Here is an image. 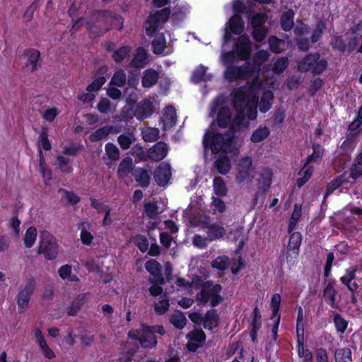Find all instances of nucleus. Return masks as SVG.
<instances>
[{"label": "nucleus", "mask_w": 362, "mask_h": 362, "mask_svg": "<svg viewBox=\"0 0 362 362\" xmlns=\"http://www.w3.org/2000/svg\"><path fill=\"white\" fill-rule=\"evenodd\" d=\"M334 322L337 332L344 333L346 329L348 322L338 313L334 315Z\"/></svg>", "instance_id": "nucleus-53"}, {"label": "nucleus", "mask_w": 362, "mask_h": 362, "mask_svg": "<svg viewBox=\"0 0 362 362\" xmlns=\"http://www.w3.org/2000/svg\"><path fill=\"white\" fill-rule=\"evenodd\" d=\"M251 52V42L247 35H242L238 39L235 49L229 52L223 53L221 59L226 69L224 72V76L230 82L237 79H248L251 77L257 78L261 66L266 62L270 56V54L264 49L257 51L252 57L253 64L246 62L241 66H233L235 58L240 60L247 59Z\"/></svg>", "instance_id": "nucleus-1"}, {"label": "nucleus", "mask_w": 362, "mask_h": 362, "mask_svg": "<svg viewBox=\"0 0 362 362\" xmlns=\"http://www.w3.org/2000/svg\"><path fill=\"white\" fill-rule=\"evenodd\" d=\"M214 166L218 173L226 175L231 168V163L227 156H219L214 162Z\"/></svg>", "instance_id": "nucleus-25"}, {"label": "nucleus", "mask_w": 362, "mask_h": 362, "mask_svg": "<svg viewBox=\"0 0 362 362\" xmlns=\"http://www.w3.org/2000/svg\"><path fill=\"white\" fill-rule=\"evenodd\" d=\"M281 303V296L279 293H275L272 296L271 300V307L272 308L273 316H278V311L279 310Z\"/></svg>", "instance_id": "nucleus-63"}, {"label": "nucleus", "mask_w": 362, "mask_h": 362, "mask_svg": "<svg viewBox=\"0 0 362 362\" xmlns=\"http://www.w3.org/2000/svg\"><path fill=\"white\" fill-rule=\"evenodd\" d=\"M129 51L130 49L129 47L123 46L115 50L112 57L116 62H119L125 58Z\"/></svg>", "instance_id": "nucleus-57"}, {"label": "nucleus", "mask_w": 362, "mask_h": 362, "mask_svg": "<svg viewBox=\"0 0 362 362\" xmlns=\"http://www.w3.org/2000/svg\"><path fill=\"white\" fill-rule=\"evenodd\" d=\"M219 324V316L214 309L209 310L204 315L203 325L205 329L211 330L218 327Z\"/></svg>", "instance_id": "nucleus-20"}, {"label": "nucleus", "mask_w": 362, "mask_h": 362, "mask_svg": "<svg viewBox=\"0 0 362 362\" xmlns=\"http://www.w3.org/2000/svg\"><path fill=\"white\" fill-rule=\"evenodd\" d=\"M206 289V293L209 296L211 306L215 307L218 305L222 300V297L219 295L222 287L220 284L214 285L213 282L208 281L203 285Z\"/></svg>", "instance_id": "nucleus-14"}, {"label": "nucleus", "mask_w": 362, "mask_h": 362, "mask_svg": "<svg viewBox=\"0 0 362 362\" xmlns=\"http://www.w3.org/2000/svg\"><path fill=\"white\" fill-rule=\"evenodd\" d=\"M87 226H88V223L86 222L82 223L79 226L81 240L84 245H90L93 241V236L88 231Z\"/></svg>", "instance_id": "nucleus-45"}, {"label": "nucleus", "mask_w": 362, "mask_h": 362, "mask_svg": "<svg viewBox=\"0 0 362 362\" xmlns=\"http://www.w3.org/2000/svg\"><path fill=\"white\" fill-rule=\"evenodd\" d=\"M274 95L270 90L265 91L261 98L259 104V110L262 112H267L272 107Z\"/></svg>", "instance_id": "nucleus-34"}, {"label": "nucleus", "mask_w": 362, "mask_h": 362, "mask_svg": "<svg viewBox=\"0 0 362 362\" xmlns=\"http://www.w3.org/2000/svg\"><path fill=\"white\" fill-rule=\"evenodd\" d=\"M170 322L177 329H181L186 325L187 319L182 312L177 310L170 315Z\"/></svg>", "instance_id": "nucleus-33"}, {"label": "nucleus", "mask_w": 362, "mask_h": 362, "mask_svg": "<svg viewBox=\"0 0 362 362\" xmlns=\"http://www.w3.org/2000/svg\"><path fill=\"white\" fill-rule=\"evenodd\" d=\"M106 79L104 76H100L97 78L95 80H94L93 82H92L90 84H89L86 90L88 92H94L98 91L102 86L105 83Z\"/></svg>", "instance_id": "nucleus-60"}, {"label": "nucleus", "mask_w": 362, "mask_h": 362, "mask_svg": "<svg viewBox=\"0 0 362 362\" xmlns=\"http://www.w3.org/2000/svg\"><path fill=\"white\" fill-rule=\"evenodd\" d=\"M37 254L43 255L47 259H54L58 255V244L54 237L48 231L42 230L40 235Z\"/></svg>", "instance_id": "nucleus-6"}, {"label": "nucleus", "mask_w": 362, "mask_h": 362, "mask_svg": "<svg viewBox=\"0 0 362 362\" xmlns=\"http://www.w3.org/2000/svg\"><path fill=\"white\" fill-rule=\"evenodd\" d=\"M310 28L301 21H297L293 32L298 36H303L309 33Z\"/></svg>", "instance_id": "nucleus-64"}, {"label": "nucleus", "mask_w": 362, "mask_h": 362, "mask_svg": "<svg viewBox=\"0 0 362 362\" xmlns=\"http://www.w3.org/2000/svg\"><path fill=\"white\" fill-rule=\"evenodd\" d=\"M327 62L320 59L318 52L306 55L299 63L298 69L302 72L311 71L314 75L320 74L327 68Z\"/></svg>", "instance_id": "nucleus-7"}, {"label": "nucleus", "mask_w": 362, "mask_h": 362, "mask_svg": "<svg viewBox=\"0 0 362 362\" xmlns=\"http://www.w3.org/2000/svg\"><path fill=\"white\" fill-rule=\"evenodd\" d=\"M165 127H172L176 123V112L173 107H167L163 117Z\"/></svg>", "instance_id": "nucleus-35"}, {"label": "nucleus", "mask_w": 362, "mask_h": 362, "mask_svg": "<svg viewBox=\"0 0 362 362\" xmlns=\"http://www.w3.org/2000/svg\"><path fill=\"white\" fill-rule=\"evenodd\" d=\"M168 147L164 142L160 141L149 148L148 156L151 160L160 161L163 160L167 155Z\"/></svg>", "instance_id": "nucleus-16"}, {"label": "nucleus", "mask_w": 362, "mask_h": 362, "mask_svg": "<svg viewBox=\"0 0 362 362\" xmlns=\"http://www.w3.org/2000/svg\"><path fill=\"white\" fill-rule=\"evenodd\" d=\"M230 234L233 236V238L238 242V247L240 250L244 246V240H243V227H237L235 229L232 230L230 232Z\"/></svg>", "instance_id": "nucleus-56"}, {"label": "nucleus", "mask_w": 362, "mask_h": 362, "mask_svg": "<svg viewBox=\"0 0 362 362\" xmlns=\"http://www.w3.org/2000/svg\"><path fill=\"white\" fill-rule=\"evenodd\" d=\"M334 358L336 362H352L351 349L349 348L336 349Z\"/></svg>", "instance_id": "nucleus-40"}, {"label": "nucleus", "mask_w": 362, "mask_h": 362, "mask_svg": "<svg viewBox=\"0 0 362 362\" xmlns=\"http://www.w3.org/2000/svg\"><path fill=\"white\" fill-rule=\"evenodd\" d=\"M38 145L40 148H42L45 151L51 149V144L48 139V129L43 127L40 133L38 139Z\"/></svg>", "instance_id": "nucleus-44"}, {"label": "nucleus", "mask_w": 362, "mask_h": 362, "mask_svg": "<svg viewBox=\"0 0 362 362\" xmlns=\"http://www.w3.org/2000/svg\"><path fill=\"white\" fill-rule=\"evenodd\" d=\"M135 180L141 187H147L150 183V175L147 170L143 168L136 169L134 173Z\"/></svg>", "instance_id": "nucleus-36"}, {"label": "nucleus", "mask_w": 362, "mask_h": 362, "mask_svg": "<svg viewBox=\"0 0 362 362\" xmlns=\"http://www.w3.org/2000/svg\"><path fill=\"white\" fill-rule=\"evenodd\" d=\"M147 64V54L146 50L139 47L136 49V55L132 59L131 64L135 67H144Z\"/></svg>", "instance_id": "nucleus-31"}, {"label": "nucleus", "mask_w": 362, "mask_h": 362, "mask_svg": "<svg viewBox=\"0 0 362 362\" xmlns=\"http://www.w3.org/2000/svg\"><path fill=\"white\" fill-rule=\"evenodd\" d=\"M203 144L204 147H209L214 153H218L221 151L230 153L235 148V143L232 136L229 134L223 136L221 134H214L209 131L204 136Z\"/></svg>", "instance_id": "nucleus-3"}, {"label": "nucleus", "mask_w": 362, "mask_h": 362, "mask_svg": "<svg viewBox=\"0 0 362 362\" xmlns=\"http://www.w3.org/2000/svg\"><path fill=\"white\" fill-rule=\"evenodd\" d=\"M145 213L150 218H154L158 214V206L156 203L148 202L144 205Z\"/></svg>", "instance_id": "nucleus-59"}, {"label": "nucleus", "mask_w": 362, "mask_h": 362, "mask_svg": "<svg viewBox=\"0 0 362 362\" xmlns=\"http://www.w3.org/2000/svg\"><path fill=\"white\" fill-rule=\"evenodd\" d=\"M217 115V123L220 127H228L231 123L232 113L226 105V98L223 95H219L211 103L209 117H214Z\"/></svg>", "instance_id": "nucleus-5"}, {"label": "nucleus", "mask_w": 362, "mask_h": 362, "mask_svg": "<svg viewBox=\"0 0 362 362\" xmlns=\"http://www.w3.org/2000/svg\"><path fill=\"white\" fill-rule=\"evenodd\" d=\"M132 240L141 252H145L148 250V241L144 235H137L133 238Z\"/></svg>", "instance_id": "nucleus-50"}, {"label": "nucleus", "mask_w": 362, "mask_h": 362, "mask_svg": "<svg viewBox=\"0 0 362 362\" xmlns=\"http://www.w3.org/2000/svg\"><path fill=\"white\" fill-rule=\"evenodd\" d=\"M171 177V168L168 163L163 162L159 164L154 172V179L160 186L168 184Z\"/></svg>", "instance_id": "nucleus-13"}, {"label": "nucleus", "mask_w": 362, "mask_h": 362, "mask_svg": "<svg viewBox=\"0 0 362 362\" xmlns=\"http://www.w3.org/2000/svg\"><path fill=\"white\" fill-rule=\"evenodd\" d=\"M136 140L135 135L133 132H126L119 135L117 138V142L119 144L120 147L127 150L130 148L131 145Z\"/></svg>", "instance_id": "nucleus-32"}, {"label": "nucleus", "mask_w": 362, "mask_h": 362, "mask_svg": "<svg viewBox=\"0 0 362 362\" xmlns=\"http://www.w3.org/2000/svg\"><path fill=\"white\" fill-rule=\"evenodd\" d=\"M252 166V158L245 156L242 158L238 165V174L235 180L238 183H242L250 177Z\"/></svg>", "instance_id": "nucleus-12"}, {"label": "nucleus", "mask_w": 362, "mask_h": 362, "mask_svg": "<svg viewBox=\"0 0 362 362\" xmlns=\"http://www.w3.org/2000/svg\"><path fill=\"white\" fill-rule=\"evenodd\" d=\"M146 269L155 278V282L164 284L165 281L160 274L161 265L156 259H151L145 263Z\"/></svg>", "instance_id": "nucleus-18"}, {"label": "nucleus", "mask_w": 362, "mask_h": 362, "mask_svg": "<svg viewBox=\"0 0 362 362\" xmlns=\"http://www.w3.org/2000/svg\"><path fill=\"white\" fill-rule=\"evenodd\" d=\"M163 335L164 327L161 325L143 326V334L141 338V345L144 348H153L157 344V339L155 334Z\"/></svg>", "instance_id": "nucleus-9"}, {"label": "nucleus", "mask_w": 362, "mask_h": 362, "mask_svg": "<svg viewBox=\"0 0 362 362\" xmlns=\"http://www.w3.org/2000/svg\"><path fill=\"white\" fill-rule=\"evenodd\" d=\"M214 193L219 197H224L227 194V187L223 179L219 176L215 177L213 182Z\"/></svg>", "instance_id": "nucleus-38"}, {"label": "nucleus", "mask_w": 362, "mask_h": 362, "mask_svg": "<svg viewBox=\"0 0 362 362\" xmlns=\"http://www.w3.org/2000/svg\"><path fill=\"white\" fill-rule=\"evenodd\" d=\"M153 111L152 102L150 100L145 99L137 104L134 115L138 119L143 120L150 117Z\"/></svg>", "instance_id": "nucleus-15"}, {"label": "nucleus", "mask_w": 362, "mask_h": 362, "mask_svg": "<svg viewBox=\"0 0 362 362\" xmlns=\"http://www.w3.org/2000/svg\"><path fill=\"white\" fill-rule=\"evenodd\" d=\"M160 131L158 128L146 127L141 131L143 139L146 142H153L159 137Z\"/></svg>", "instance_id": "nucleus-39"}, {"label": "nucleus", "mask_w": 362, "mask_h": 362, "mask_svg": "<svg viewBox=\"0 0 362 362\" xmlns=\"http://www.w3.org/2000/svg\"><path fill=\"white\" fill-rule=\"evenodd\" d=\"M301 240L302 236L300 233L296 232L291 235L287 247L289 255H294L295 257L298 255Z\"/></svg>", "instance_id": "nucleus-23"}, {"label": "nucleus", "mask_w": 362, "mask_h": 362, "mask_svg": "<svg viewBox=\"0 0 362 362\" xmlns=\"http://www.w3.org/2000/svg\"><path fill=\"white\" fill-rule=\"evenodd\" d=\"M267 16L265 13H259L256 15H255L251 18V25L252 26V28H261L265 26V23L267 21Z\"/></svg>", "instance_id": "nucleus-51"}, {"label": "nucleus", "mask_w": 362, "mask_h": 362, "mask_svg": "<svg viewBox=\"0 0 362 362\" xmlns=\"http://www.w3.org/2000/svg\"><path fill=\"white\" fill-rule=\"evenodd\" d=\"M303 342H298V356L303 358L302 362H313V354L309 349L304 347Z\"/></svg>", "instance_id": "nucleus-48"}, {"label": "nucleus", "mask_w": 362, "mask_h": 362, "mask_svg": "<svg viewBox=\"0 0 362 362\" xmlns=\"http://www.w3.org/2000/svg\"><path fill=\"white\" fill-rule=\"evenodd\" d=\"M105 153L107 157L113 161H116L119 158L120 151L116 145L112 143L106 144Z\"/></svg>", "instance_id": "nucleus-47"}, {"label": "nucleus", "mask_w": 362, "mask_h": 362, "mask_svg": "<svg viewBox=\"0 0 362 362\" xmlns=\"http://www.w3.org/2000/svg\"><path fill=\"white\" fill-rule=\"evenodd\" d=\"M268 43L270 50L274 53H281L284 49V41L279 39L276 36L270 37Z\"/></svg>", "instance_id": "nucleus-42"}, {"label": "nucleus", "mask_w": 362, "mask_h": 362, "mask_svg": "<svg viewBox=\"0 0 362 362\" xmlns=\"http://www.w3.org/2000/svg\"><path fill=\"white\" fill-rule=\"evenodd\" d=\"M228 26L232 33L240 34L243 30V21L238 14H235L228 21Z\"/></svg>", "instance_id": "nucleus-37"}, {"label": "nucleus", "mask_w": 362, "mask_h": 362, "mask_svg": "<svg viewBox=\"0 0 362 362\" xmlns=\"http://www.w3.org/2000/svg\"><path fill=\"white\" fill-rule=\"evenodd\" d=\"M94 21L86 23V28L95 35H100L111 29L112 25L120 22V18L108 11H100L94 16Z\"/></svg>", "instance_id": "nucleus-4"}, {"label": "nucleus", "mask_w": 362, "mask_h": 362, "mask_svg": "<svg viewBox=\"0 0 362 362\" xmlns=\"http://www.w3.org/2000/svg\"><path fill=\"white\" fill-rule=\"evenodd\" d=\"M165 39L163 34H159L156 36L152 42L153 51L156 54H160L165 48Z\"/></svg>", "instance_id": "nucleus-43"}, {"label": "nucleus", "mask_w": 362, "mask_h": 362, "mask_svg": "<svg viewBox=\"0 0 362 362\" xmlns=\"http://www.w3.org/2000/svg\"><path fill=\"white\" fill-rule=\"evenodd\" d=\"M86 297L85 294L79 295L76 299H75L68 311V315L70 316L76 315L83 304V300Z\"/></svg>", "instance_id": "nucleus-46"}, {"label": "nucleus", "mask_w": 362, "mask_h": 362, "mask_svg": "<svg viewBox=\"0 0 362 362\" xmlns=\"http://www.w3.org/2000/svg\"><path fill=\"white\" fill-rule=\"evenodd\" d=\"M126 79L124 71L123 70H118L114 74L110 83L118 87H122L125 84Z\"/></svg>", "instance_id": "nucleus-49"}, {"label": "nucleus", "mask_w": 362, "mask_h": 362, "mask_svg": "<svg viewBox=\"0 0 362 362\" xmlns=\"http://www.w3.org/2000/svg\"><path fill=\"white\" fill-rule=\"evenodd\" d=\"M270 134V130L265 126H259L252 134L250 140L252 143H259L266 139Z\"/></svg>", "instance_id": "nucleus-30"}, {"label": "nucleus", "mask_w": 362, "mask_h": 362, "mask_svg": "<svg viewBox=\"0 0 362 362\" xmlns=\"http://www.w3.org/2000/svg\"><path fill=\"white\" fill-rule=\"evenodd\" d=\"M230 264V260L227 257H218L211 262L213 267L223 271L226 269Z\"/></svg>", "instance_id": "nucleus-54"}, {"label": "nucleus", "mask_w": 362, "mask_h": 362, "mask_svg": "<svg viewBox=\"0 0 362 362\" xmlns=\"http://www.w3.org/2000/svg\"><path fill=\"white\" fill-rule=\"evenodd\" d=\"M35 287V281L33 279H30L24 286L21 287L19 293L16 297L18 308L23 309L28 306Z\"/></svg>", "instance_id": "nucleus-10"}, {"label": "nucleus", "mask_w": 362, "mask_h": 362, "mask_svg": "<svg viewBox=\"0 0 362 362\" xmlns=\"http://www.w3.org/2000/svg\"><path fill=\"white\" fill-rule=\"evenodd\" d=\"M226 233V230L217 223H213L211 226H208L206 235L209 240L213 241L221 238Z\"/></svg>", "instance_id": "nucleus-24"}, {"label": "nucleus", "mask_w": 362, "mask_h": 362, "mask_svg": "<svg viewBox=\"0 0 362 362\" xmlns=\"http://www.w3.org/2000/svg\"><path fill=\"white\" fill-rule=\"evenodd\" d=\"M288 64V62L287 58H279L274 64L273 71L276 74H281L286 69Z\"/></svg>", "instance_id": "nucleus-58"}, {"label": "nucleus", "mask_w": 362, "mask_h": 362, "mask_svg": "<svg viewBox=\"0 0 362 362\" xmlns=\"http://www.w3.org/2000/svg\"><path fill=\"white\" fill-rule=\"evenodd\" d=\"M113 130L112 126H105L99 128L89 136L92 142H96L106 138Z\"/></svg>", "instance_id": "nucleus-29"}, {"label": "nucleus", "mask_w": 362, "mask_h": 362, "mask_svg": "<svg viewBox=\"0 0 362 362\" xmlns=\"http://www.w3.org/2000/svg\"><path fill=\"white\" fill-rule=\"evenodd\" d=\"M336 294L337 291L334 288V284L328 283L323 291V297L325 300L333 308H338V303H336Z\"/></svg>", "instance_id": "nucleus-22"}, {"label": "nucleus", "mask_w": 362, "mask_h": 362, "mask_svg": "<svg viewBox=\"0 0 362 362\" xmlns=\"http://www.w3.org/2000/svg\"><path fill=\"white\" fill-rule=\"evenodd\" d=\"M267 33V28L264 26L261 28H254L252 34L254 40L257 42H260L265 39Z\"/></svg>", "instance_id": "nucleus-55"}, {"label": "nucleus", "mask_w": 362, "mask_h": 362, "mask_svg": "<svg viewBox=\"0 0 362 362\" xmlns=\"http://www.w3.org/2000/svg\"><path fill=\"white\" fill-rule=\"evenodd\" d=\"M294 11L292 9L283 13L281 17V26L284 31H289L294 27Z\"/></svg>", "instance_id": "nucleus-26"}, {"label": "nucleus", "mask_w": 362, "mask_h": 362, "mask_svg": "<svg viewBox=\"0 0 362 362\" xmlns=\"http://www.w3.org/2000/svg\"><path fill=\"white\" fill-rule=\"evenodd\" d=\"M272 179V172L269 168H264L259 173L258 180V188L263 192H266L270 187Z\"/></svg>", "instance_id": "nucleus-21"}, {"label": "nucleus", "mask_w": 362, "mask_h": 362, "mask_svg": "<svg viewBox=\"0 0 362 362\" xmlns=\"http://www.w3.org/2000/svg\"><path fill=\"white\" fill-rule=\"evenodd\" d=\"M40 53L36 49H28L24 53V57L26 62L23 69L26 71L33 72L37 69V62L40 59Z\"/></svg>", "instance_id": "nucleus-17"}, {"label": "nucleus", "mask_w": 362, "mask_h": 362, "mask_svg": "<svg viewBox=\"0 0 362 362\" xmlns=\"http://www.w3.org/2000/svg\"><path fill=\"white\" fill-rule=\"evenodd\" d=\"M357 269L354 267H351L346 271V274L341 277V281L347 286L348 289L354 293L357 291L358 285L356 282H352L355 279L356 272Z\"/></svg>", "instance_id": "nucleus-19"}, {"label": "nucleus", "mask_w": 362, "mask_h": 362, "mask_svg": "<svg viewBox=\"0 0 362 362\" xmlns=\"http://www.w3.org/2000/svg\"><path fill=\"white\" fill-rule=\"evenodd\" d=\"M132 154L139 160H146L148 156L145 153L144 148L139 146H135L132 149Z\"/></svg>", "instance_id": "nucleus-61"}, {"label": "nucleus", "mask_w": 362, "mask_h": 362, "mask_svg": "<svg viewBox=\"0 0 362 362\" xmlns=\"http://www.w3.org/2000/svg\"><path fill=\"white\" fill-rule=\"evenodd\" d=\"M330 45L333 49H337L341 52L346 51V43L341 36H334L331 40Z\"/></svg>", "instance_id": "nucleus-52"}, {"label": "nucleus", "mask_w": 362, "mask_h": 362, "mask_svg": "<svg viewBox=\"0 0 362 362\" xmlns=\"http://www.w3.org/2000/svg\"><path fill=\"white\" fill-rule=\"evenodd\" d=\"M188 343L187 349L189 351L194 352L199 347L204 345L206 340L205 333L201 329H195L187 334Z\"/></svg>", "instance_id": "nucleus-11"}, {"label": "nucleus", "mask_w": 362, "mask_h": 362, "mask_svg": "<svg viewBox=\"0 0 362 362\" xmlns=\"http://www.w3.org/2000/svg\"><path fill=\"white\" fill-rule=\"evenodd\" d=\"M158 74L153 69H147L143 74L142 85L144 88H149L156 83Z\"/></svg>", "instance_id": "nucleus-27"}, {"label": "nucleus", "mask_w": 362, "mask_h": 362, "mask_svg": "<svg viewBox=\"0 0 362 362\" xmlns=\"http://www.w3.org/2000/svg\"><path fill=\"white\" fill-rule=\"evenodd\" d=\"M170 13V11L168 8H164L154 14L150 15L144 25L146 35L151 36L158 28H161L168 19Z\"/></svg>", "instance_id": "nucleus-8"}, {"label": "nucleus", "mask_w": 362, "mask_h": 362, "mask_svg": "<svg viewBox=\"0 0 362 362\" xmlns=\"http://www.w3.org/2000/svg\"><path fill=\"white\" fill-rule=\"evenodd\" d=\"M261 313L257 307H255L253 310V317L252 322V329H259L261 327Z\"/></svg>", "instance_id": "nucleus-62"}, {"label": "nucleus", "mask_w": 362, "mask_h": 362, "mask_svg": "<svg viewBox=\"0 0 362 362\" xmlns=\"http://www.w3.org/2000/svg\"><path fill=\"white\" fill-rule=\"evenodd\" d=\"M251 92L252 88H240L234 91L233 106L241 119L244 118L245 111L249 119L254 120L257 117L258 98L255 95L250 97Z\"/></svg>", "instance_id": "nucleus-2"}, {"label": "nucleus", "mask_w": 362, "mask_h": 362, "mask_svg": "<svg viewBox=\"0 0 362 362\" xmlns=\"http://www.w3.org/2000/svg\"><path fill=\"white\" fill-rule=\"evenodd\" d=\"M133 167L132 159L129 157L124 158L119 163L117 175L120 178L126 177L132 171Z\"/></svg>", "instance_id": "nucleus-28"}, {"label": "nucleus", "mask_w": 362, "mask_h": 362, "mask_svg": "<svg viewBox=\"0 0 362 362\" xmlns=\"http://www.w3.org/2000/svg\"><path fill=\"white\" fill-rule=\"evenodd\" d=\"M37 231L36 228L30 227L27 229L24 237V245L27 248H30L34 245L36 238H37Z\"/></svg>", "instance_id": "nucleus-41"}]
</instances>
